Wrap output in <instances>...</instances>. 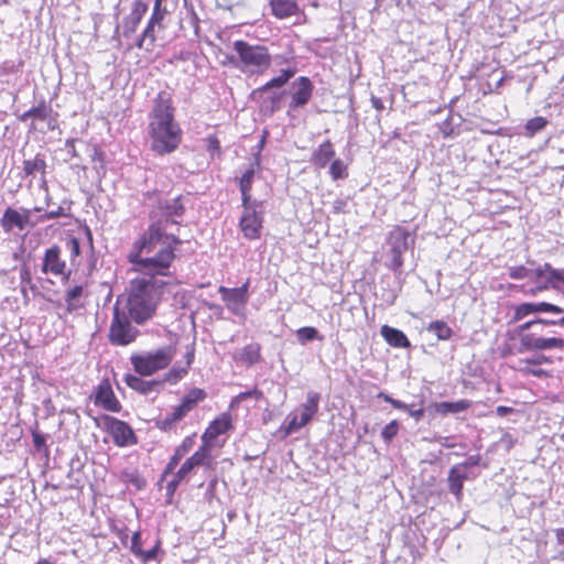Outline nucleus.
<instances>
[{
    "instance_id": "39448f33",
    "label": "nucleus",
    "mask_w": 564,
    "mask_h": 564,
    "mask_svg": "<svg viewBox=\"0 0 564 564\" xmlns=\"http://www.w3.org/2000/svg\"><path fill=\"white\" fill-rule=\"evenodd\" d=\"M296 72L297 69L294 65H289L286 68L281 69L278 76L272 77L264 85L254 88L250 93L251 100L261 107H265L270 113H274L280 110L283 93L273 91V89L283 87L292 77H294Z\"/></svg>"
},
{
    "instance_id": "49530a36",
    "label": "nucleus",
    "mask_w": 564,
    "mask_h": 564,
    "mask_svg": "<svg viewBox=\"0 0 564 564\" xmlns=\"http://www.w3.org/2000/svg\"><path fill=\"white\" fill-rule=\"evenodd\" d=\"M329 174L334 181L346 178L348 176V167L340 159L333 160L329 166Z\"/></svg>"
},
{
    "instance_id": "c756f323",
    "label": "nucleus",
    "mask_w": 564,
    "mask_h": 564,
    "mask_svg": "<svg viewBox=\"0 0 564 564\" xmlns=\"http://www.w3.org/2000/svg\"><path fill=\"white\" fill-rule=\"evenodd\" d=\"M380 334L386 340V343L394 348H409L411 346V343L406 335L394 327H391L389 325H383L380 328Z\"/></svg>"
},
{
    "instance_id": "a18cd8bd",
    "label": "nucleus",
    "mask_w": 564,
    "mask_h": 564,
    "mask_svg": "<svg viewBox=\"0 0 564 564\" xmlns=\"http://www.w3.org/2000/svg\"><path fill=\"white\" fill-rule=\"evenodd\" d=\"M162 541L160 539L156 540L155 544L148 551L141 550L135 557L143 564H147L151 561H155L158 558V554L162 552Z\"/></svg>"
},
{
    "instance_id": "7c9ffc66",
    "label": "nucleus",
    "mask_w": 564,
    "mask_h": 564,
    "mask_svg": "<svg viewBox=\"0 0 564 564\" xmlns=\"http://www.w3.org/2000/svg\"><path fill=\"white\" fill-rule=\"evenodd\" d=\"M212 447L208 445L202 444L198 446V448L189 456L187 457V460L195 467H204L206 469H213L214 468V458L212 455Z\"/></svg>"
},
{
    "instance_id": "13d9d810",
    "label": "nucleus",
    "mask_w": 564,
    "mask_h": 564,
    "mask_svg": "<svg viewBox=\"0 0 564 564\" xmlns=\"http://www.w3.org/2000/svg\"><path fill=\"white\" fill-rule=\"evenodd\" d=\"M75 142H76V139L67 140L66 147L68 148L72 158L80 160V155L76 150Z\"/></svg>"
},
{
    "instance_id": "f8f14e48",
    "label": "nucleus",
    "mask_w": 564,
    "mask_h": 564,
    "mask_svg": "<svg viewBox=\"0 0 564 564\" xmlns=\"http://www.w3.org/2000/svg\"><path fill=\"white\" fill-rule=\"evenodd\" d=\"M321 395L318 392L310 391L306 397V402L301 404L300 419L297 415H289V421L284 427L285 435H290L311 422L314 415L318 412Z\"/></svg>"
},
{
    "instance_id": "338daca9",
    "label": "nucleus",
    "mask_w": 564,
    "mask_h": 564,
    "mask_svg": "<svg viewBox=\"0 0 564 564\" xmlns=\"http://www.w3.org/2000/svg\"><path fill=\"white\" fill-rule=\"evenodd\" d=\"M555 536L560 544H564V528L556 529Z\"/></svg>"
},
{
    "instance_id": "4d7b16f0",
    "label": "nucleus",
    "mask_w": 564,
    "mask_h": 564,
    "mask_svg": "<svg viewBox=\"0 0 564 564\" xmlns=\"http://www.w3.org/2000/svg\"><path fill=\"white\" fill-rule=\"evenodd\" d=\"M64 215H65L64 214V208L63 207H57L56 209L48 210L44 215H42L41 216V220L55 219V218L62 217Z\"/></svg>"
},
{
    "instance_id": "2f4dec72",
    "label": "nucleus",
    "mask_w": 564,
    "mask_h": 564,
    "mask_svg": "<svg viewBox=\"0 0 564 564\" xmlns=\"http://www.w3.org/2000/svg\"><path fill=\"white\" fill-rule=\"evenodd\" d=\"M467 479L466 470L462 466H453L448 473V489L456 497L457 500L462 499L464 481Z\"/></svg>"
},
{
    "instance_id": "69168bd1",
    "label": "nucleus",
    "mask_w": 564,
    "mask_h": 564,
    "mask_svg": "<svg viewBox=\"0 0 564 564\" xmlns=\"http://www.w3.org/2000/svg\"><path fill=\"white\" fill-rule=\"evenodd\" d=\"M532 274H534L536 278H542V276H545L546 278V270H545V263L539 268H536Z\"/></svg>"
},
{
    "instance_id": "603ef678",
    "label": "nucleus",
    "mask_w": 564,
    "mask_h": 564,
    "mask_svg": "<svg viewBox=\"0 0 564 564\" xmlns=\"http://www.w3.org/2000/svg\"><path fill=\"white\" fill-rule=\"evenodd\" d=\"M166 10L162 8L161 6H158V3H154L152 14L149 19V22L158 24L160 29L163 28V20L166 15Z\"/></svg>"
},
{
    "instance_id": "b1692460",
    "label": "nucleus",
    "mask_w": 564,
    "mask_h": 564,
    "mask_svg": "<svg viewBox=\"0 0 564 564\" xmlns=\"http://www.w3.org/2000/svg\"><path fill=\"white\" fill-rule=\"evenodd\" d=\"M148 11V4L142 0H134L132 3L131 12L123 21V33L129 35L135 32L142 18Z\"/></svg>"
},
{
    "instance_id": "9d476101",
    "label": "nucleus",
    "mask_w": 564,
    "mask_h": 564,
    "mask_svg": "<svg viewBox=\"0 0 564 564\" xmlns=\"http://www.w3.org/2000/svg\"><path fill=\"white\" fill-rule=\"evenodd\" d=\"M99 426L110 435L112 443L118 447L133 446L138 443L133 429L122 420L104 414L100 416Z\"/></svg>"
},
{
    "instance_id": "f3484780",
    "label": "nucleus",
    "mask_w": 564,
    "mask_h": 564,
    "mask_svg": "<svg viewBox=\"0 0 564 564\" xmlns=\"http://www.w3.org/2000/svg\"><path fill=\"white\" fill-rule=\"evenodd\" d=\"M540 313H564V308L549 302H523L513 306L511 321L517 323Z\"/></svg>"
},
{
    "instance_id": "f03ea898",
    "label": "nucleus",
    "mask_w": 564,
    "mask_h": 564,
    "mask_svg": "<svg viewBox=\"0 0 564 564\" xmlns=\"http://www.w3.org/2000/svg\"><path fill=\"white\" fill-rule=\"evenodd\" d=\"M175 112L172 94L160 90L153 99L147 126L150 150L159 156L174 153L183 142V130Z\"/></svg>"
},
{
    "instance_id": "052dcab7",
    "label": "nucleus",
    "mask_w": 564,
    "mask_h": 564,
    "mask_svg": "<svg viewBox=\"0 0 564 564\" xmlns=\"http://www.w3.org/2000/svg\"><path fill=\"white\" fill-rule=\"evenodd\" d=\"M94 153H93V160L99 161L100 163L104 162V152L100 150L98 145L93 147Z\"/></svg>"
},
{
    "instance_id": "4c0bfd02",
    "label": "nucleus",
    "mask_w": 564,
    "mask_h": 564,
    "mask_svg": "<svg viewBox=\"0 0 564 564\" xmlns=\"http://www.w3.org/2000/svg\"><path fill=\"white\" fill-rule=\"evenodd\" d=\"M155 26H158V24L148 21L141 37L137 41L135 44L139 50L144 48L149 52L153 50L156 41Z\"/></svg>"
},
{
    "instance_id": "20e7f679",
    "label": "nucleus",
    "mask_w": 564,
    "mask_h": 564,
    "mask_svg": "<svg viewBox=\"0 0 564 564\" xmlns=\"http://www.w3.org/2000/svg\"><path fill=\"white\" fill-rule=\"evenodd\" d=\"M234 50L237 53V59L228 57V62L245 73L262 75L271 67L272 56L264 45L237 40L234 42Z\"/></svg>"
},
{
    "instance_id": "412c9836",
    "label": "nucleus",
    "mask_w": 564,
    "mask_h": 564,
    "mask_svg": "<svg viewBox=\"0 0 564 564\" xmlns=\"http://www.w3.org/2000/svg\"><path fill=\"white\" fill-rule=\"evenodd\" d=\"M261 349L262 347L259 343H250L237 350L232 355V359L239 366L252 367L262 361Z\"/></svg>"
},
{
    "instance_id": "4be33fe9",
    "label": "nucleus",
    "mask_w": 564,
    "mask_h": 564,
    "mask_svg": "<svg viewBox=\"0 0 564 564\" xmlns=\"http://www.w3.org/2000/svg\"><path fill=\"white\" fill-rule=\"evenodd\" d=\"M30 220V210L25 209L23 213L8 207L0 220L1 227L6 232H11L13 228L23 230Z\"/></svg>"
},
{
    "instance_id": "a211bd4d",
    "label": "nucleus",
    "mask_w": 564,
    "mask_h": 564,
    "mask_svg": "<svg viewBox=\"0 0 564 564\" xmlns=\"http://www.w3.org/2000/svg\"><path fill=\"white\" fill-rule=\"evenodd\" d=\"M196 443V433L185 436L182 442L174 448L173 455L170 457L160 481L162 482L166 478H169L170 474H173V470L177 467L181 459L185 457L195 446Z\"/></svg>"
},
{
    "instance_id": "dca6fc26",
    "label": "nucleus",
    "mask_w": 564,
    "mask_h": 564,
    "mask_svg": "<svg viewBox=\"0 0 564 564\" xmlns=\"http://www.w3.org/2000/svg\"><path fill=\"white\" fill-rule=\"evenodd\" d=\"M94 404L108 412L118 413L122 410V404L116 397L109 379H104L95 388L93 393Z\"/></svg>"
},
{
    "instance_id": "58836bf2",
    "label": "nucleus",
    "mask_w": 564,
    "mask_h": 564,
    "mask_svg": "<svg viewBox=\"0 0 564 564\" xmlns=\"http://www.w3.org/2000/svg\"><path fill=\"white\" fill-rule=\"evenodd\" d=\"M377 398L383 400L384 402L390 403L394 409L406 411L412 417H414L416 421L420 420L424 415V409L420 408L417 410H411L408 404L404 402L393 399L389 394L384 392H379L377 394Z\"/></svg>"
},
{
    "instance_id": "79ce46f5",
    "label": "nucleus",
    "mask_w": 564,
    "mask_h": 564,
    "mask_svg": "<svg viewBox=\"0 0 564 564\" xmlns=\"http://www.w3.org/2000/svg\"><path fill=\"white\" fill-rule=\"evenodd\" d=\"M262 398H263V392L258 388H253L251 390L240 392L236 397H234L229 403V409L234 410V409L238 408L240 402H242L247 399H254L256 401H259Z\"/></svg>"
},
{
    "instance_id": "c9c22d12",
    "label": "nucleus",
    "mask_w": 564,
    "mask_h": 564,
    "mask_svg": "<svg viewBox=\"0 0 564 564\" xmlns=\"http://www.w3.org/2000/svg\"><path fill=\"white\" fill-rule=\"evenodd\" d=\"M521 362L525 365V367L522 368V371L525 375H531V376L540 378V377L545 376L546 371L541 368H536V366H540L542 364H551L552 360L547 356L540 355L535 358L523 359Z\"/></svg>"
},
{
    "instance_id": "8fccbe9b",
    "label": "nucleus",
    "mask_w": 564,
    "mask_h": 564,
    "mask_svg": "<svg viewBox=\"0 0 564 564\" xmlns=\"http://www.w3.org/2000/svg\"><path fill=\"white\" fill-rule=\"evenodd\" d=\"M400 423L397 420H392L381 431V437L389 444L399 433Z\"/></svg>"
},
{
    "instance_id": "9b49d317",
    "label": "nucleus",
    "mask_w": 564,
    "mask_h": 564,
    "mask_svg": "<svg viewBox=\"0 0 564 564\" xmlns=\"http://www.w3.org/2000/svg\"><path fill=\"white\" fill-rule=\"evenodd\" d=\"M243 212L239 220V227L243 237L248 240H257L261 237L263 228L262 202H253L242 205Z\"/></svg>"
},
{
    "instance_id": "bb28decb",
    "label": "nucleus",
    "mask_w": 564,
    "mask_h": 564,
    "mask_svg": "<svg viewBox=\"0 0 564 564\" xmlns=\"http://www.w3.org/2000/svg\"><path fill=\"white\" fill-rule=\"evenodd\" d=\"M546 270V282L540 283L535 288H532L528 291V293L532 296L536 295L540 292H543L549 289V285L553 289L558 286V283L564 284V269H555L550 263H545Z\"/></svg>"
},
{
    "instance_id": "e433bc0d",
    "label": "nucleus",
    "mask_w": 564,
    "mask_h": 564,
    "mask_svg": "<svg viewBox=\"0 0 564 564\" xmlns=\"http://www.w3.org/2000/svg\"><path fill=\"white\" fill-rule=\"evenodd\" d=\"M123 380L129 388L143 394L153 391L158 386V381H145L131 373L126 375Z\"/></svg>"
},
{
    "instance_id": "5fc2aeb1",
    "label": "nucleus",
    "mask_w": 564,
    "mask_h": 564,
    "mask_svg": "<svg viewBox=\"0 0 564 564\" xmlns=\"http://www.w3.org/2000/svg\"><path fill=\"white\" fill-rule=\"evenodd\" d=\"M32 441H33L34 447L37 451L46 448V437L44 434L40 433L39 431L32 432Z\"/></svg>"
},
{
    "instance_id": "473e14b6",
    "label": "nucleus",
    "mask_w": 564,
    "mask_h": 564,
    "mask_svg": "<svg viewBox=\"0 0 564 564\" xmlns=\"http://www.w3.org/2000/svg\"><path fill=\"white\" fill-rule=\"evenodd\" d=\"M20 289L25 302L29 301V291L34 296L42 295L39 286L33 282L31 269L26 264L20 267Z\"/></svg>"
},
{
    "instance_id": "4468645a",
    "label": "nucleus",
    "mask_w": 564,
    "mask_h": 564,
    "mask_svg": "<svg viewBox=\"0 0 564 564\" xmlns=\"http://www.w3.org/2000/svg\"><path fill=\"white\" fill-rule=\"evenodd\" d=\"M314 84L307 76H300L293 83L290 94L288 115L305 107L312 99Z\"/></svg>"
},
{
    "instance_id": "e2e57ef3",
    "label": "nucleus",
    "mask_w": 564,
    "mask_h": 564,
    "mask_svg": "<svg viewBox=\"0 0 564 564\" xmlns=\"http://www.w3.org/2000/svg\"><path fill=\"white\" fill-rule=\"evenodd\" d=\"M478 457H469L465 463L458 464L457 466H462V469L465 470L469 466H475L478 464Z\"/></svg>"
},
{
    "instance_id": "72a5a7b5",
    "label": "nucleus",
    "mask_w": 564,
    "mask_h": 564,
    "mask_svg": "<svg viewBox=\"0 0 564 564\" xmlns=\"http://www.w3.org/2000/svg\"><path fill=\"white\" fill-rule=\"evenodd\" d=\"M87 295L84 285H75L65 292L66 312L73 313L84 307L83 297Z\"/></svg>"
},
{
    "instance_id": "393cba45",
    "label": "nucleus",
    "mask_w": 564,
    "mask_h": 564,
    "mask_svg": "<svg viewBox=\"0 0 564 564\" xmlns=\"http://www.w3.org/2000/svg\"><path fill=\"white\" fill-rule=\"evenodd\" d=\"M22 164H23L22 170H23L24 177H30V176L33 177V176H35V174H40L42 182L46 183L47 163H46L45 154L37 153L32 159L23 160Z\"/></svg>"
},
{
    "instance_id": "2eb2a0df",
    "label": "nucleus",
    "mask_w": 564,
    "mask_h": 564,
    "mask_svg": "<svg viewBox=\"0 0 564 564\" xmlns=\"http://www.w3.org/2000/svg\"><path fill=\"white\" fill-rule=\"evenodd\" d=\"M41 271L44 274L62 275L66 279L70 275L66 261L62 258V250L58 245H53L44 251Z\"/></svg>"
},
{
    "instance_id": "864d4df0",
    "label": "nucleus",
    "mask_w": 564,
    "mask_h": 564,
    "mask_svg": "<svg viewBox=\"0 0 564 564\" xmlns=\"http://www.w3.org/2000/svg\"><path fill=\"white\" fill-rule=\"evenodd\" d=\"M205 141L208 152L218 156L221 154L220 141L215 134L208 135Z\"/></svg>"
},
{
    "instance_id": "6e6552de",
    "label": "nucleus",
    "mask_w": 564,
    "mask_h": 564,
    "mask_svg": "<svg viewBox=\"0 0 564 564\" xmlns=\"http://www.w3.org/2000/svg\"><path fill=\"white\" fill-rule=\"evenodd\" d=\"M207 392L202 388L189 389L181 399L180 403L174 406L173 411L164 417L156 421V426L163 432L172 431L178 422H181L189 412L195 410L198 404L205 401Z\"/></svg>"
},
{
    "instance_id": "09e8293b",
    "label": "nucleus",
    "mask_w": 564,
    "mask_h": 564,
    "mask_svg": "<svg viewBox=\"0 0 564 564\" xmlns=\"http://www.w3.org/2000/svg\"><path fill=\"white\" fill-rule=\"evenodd\" d=\"M533 270L523 264L512 265L508 268V275L512 280H524L532 276Z\"/></svg>"
},
{
    "instance_id": "ea45409f",
    "label": "nucleus",
    "mask_w": 564,
    "mask_h": 564,
    "mask_svg": "<svg viewBox=\"0 0 564 564\" xmlns=\"http://www.w3.org/2000/svg\"><path fill=\"white\" fill-rule=\"evenodd\" d=\"M52 108L44 100H42L37 106L25 111L20 119L25 121L28 118L39 119L41 121H45L51 118Z\"/></svg>"
},
{
    "instance_id": "6e6d98bb",
    "label": "nucleus",
    "mask_w": 564,
    "mask_h": 564,
    "mask_svg": "<svg viewBox=\"0 0 564 564\" xmlns=\"http://www.w3.org/2000/svg\"><path fill=\"white\" fill-rule=\"evenodd\" d=\"M142 550V543H141V532L140 531H135L133 534H132V538H131V546H130V551L131 553L135 556L137 554H139V552Z\"/></svg>"
},
{
    "instance_id": "3c124183",
    "label": "nucleus",
    "mask_w": 564,
    "mask_h": 564,
    "mask_svg": "<svg viewBox=\"0 0 564 564\" xmlns=\"http://www.w3.org/2000/svg\"><path fill=\"white\" fill-rule=\"evenodd\" d=\"M391 263L390 268L393 271H399L403 265V250L399 246H393L390 250Z\"/></svg>"
},
{
    "instance_id": "774afa93",
    "label": "nucleus",
    "mask_w": 564,
    "mask_h": 564,
    "mask_svg": "<svg viewBox=\"0 0 564 564\" xmlns=\"http://www.w3.org/2000/svg\"><path fill=\"white\" fill-rule=\"evenodd\" d=\"M35 564H53L51 561H48L47 558H40Z\"/></svg>"
},
{
    "instance_id": "6ab92c4d",
    "label": "nucleus",
    "mask_w": 564,
    "mask_h": 564,
    "mask_svg": "<svg viewBox=\"0 0 564 564\" xmlns=\"http://www.w3.org/2000/svg\"><path fill=\"white\" fill-rule=\"evenodd\" d=\"M218 292L228 308L235 310L238 306H245L249 299V280L239 288L220 286Z\"/></svg>"
},
{
    "instance_id": "7ed1b4c3",
    "label": "nucleus",
    "mask_w": 564,
    "mask_h": 564,
    "mask_svg": "<svg viewBox=\"0 0 564 564\" xmlns=\"http://www.w3.org/2000/svg\"><path fill=\"white\" fill-rule=\"evenodd\" d=\"M547 325H557V322L535 318L508 332L500 347V356L506 358L524 351L563 350V338L544 336V327Z\"/></svg>"
},
{
    "instance_id": "bf43d9fd",
    "label": "nucleus",
    "mask_w": 564,
    "mask_h": 564,
    "mask_svg": "<svg viewBox=\"0 0 564 564\" xmlns=\"http://www.w3.org/2000/svg\"><path fill=\"white\" fill-rule=\"evenodd\" d=\"M513 412V409L510 406L499 405L496 408V413L498 416H506Z\"/></svg>"
},
{
    "instance_id": "f257e3e1",
    "label": "nucleus",
    "mask_w": 564,
    "mask_h": 564,
    "mask_svg": "<svg viewBox=\"0 0 564 564\" xmlns=\"http://www.w3.org/2000/svg\"><path fill=\"white\" fill-rule=\"evenodd\" d=\"M182 240L165 234L162 223L150 224L132 242L127 254L131 270L140 275L132 279L127 290L126 308L139 325L151 319L162 301Z\"/></svg>"
},
{
    "instance_id": "de8ad7c7",
    "label": "nucleus",
    "mask_w": 564,
    "mask_h": 564,
    "mask_svg": "<svg viewBox=\"0 0 564 564\" xmlns=\"http://www.w3.org/2000/svg\"><path fill=\"white\" fill-rule=\"evenodd\" d=\"M66 246L69 251L70 264L77 265L78 264L77 259L79 258V256L82 253L79 240L76 237H68L66 240Z\"/></svg>"
},
{
    "instance_id": "0eeeda50",
    "label": "nucleus",
    "mask_w": 564,
    "mask_h": 564,
    "mask_svg": "<svg viewBox=\"0 0 564 564\" xmlns=\"http://www.w3.org/2000/svg\"><path fill=\"white\" fill-rule=\"evenodd\" d=\"M175 354V346H166L154 351L133 354L130 357V361L138 375L148 377L166 369L174 359Z\"/></svg>"
},
{
    "instance_id": "1a4fd4ad",
    "label": "nucleus",
    "mask_w": 564,
    "mask_h": 564,
    "mask_svg": "<svg viewBox=\"0 0 564 564\" xmlns=\"http://www.w3.org/2000/svg\"><path fill=\"white\" fill-rule=\"evenodd\" d=\"M140 332L131 323V317L124 311L115 307L109 327L108 339L113 346H128L139 336Z\"/></svg>"
},
{
    "instance_id": "a19ab883",
    "label": "nucleus",
    "mask_w": 564,
    "mask_h": 564,
    "mask_svg": "<svg viewBox=\"0 0 564 564\" xmlns=\"http://www.w3.org/2000/svg\"><path fill=\"white\" fill-rule=\"evenodd\" d=\"M427 330L433 333L438 340H448L453 336V329L446 322L441 319L431 322L427 326Z\"/></svg>"
},
{
    "instance_id": "c85d7f7f",
    "label": "nucleus",
    "mask_w": 564,
    "mask_h": 564,
    "mask_svg": "<svg viewBox=\"0 0 564 564\" xmlns=\"http://www.w3.org/2000/svg\"><path fill=\"white\" fill-rule=\"evenodd\" d=\"M195 349L194 347H189L188 350L185 354V365L184 366H174L172 367L165 375H164V381L170 384H175L180 380H182L187 373L188 370L194 361L195 357Z\"/></svg>"
},
{
    "instance_id": "aec40b11",
    "label": "nucleus",
    "mask_w": 564,
    "mask_h": 564,
    "mask_svg": "<svg viewBox=\"0 0 564 564\" xmlns=\"http://www.w3.org/2000/svg\"><path fill=\"white\" fill-rule=\"evenodd\" d=\"M195 470V467L187 460V458L183 462L180 468L173 474H170L171 479H165V492L167 501L171 502L174 498V495L180 486V484L184 480H187L189 475Z\"/></svg>"
},
{
    "instance_id": "680f3d73",
    "label": "nucleus",
    "mask_w": 564,
    "mask_h": 564,
    "mask_svg": "<svg viewBox=\"0 0 564 564\" xmlns=\"http://www.w3.org/2000/svg\"><path fill=\"white\" fill-rule=\"evenodd\" d=\"M371 104H372V107L378 111H382L384 109L383 101L378 97L372 96Z\"/></svg>"
},
{
    "instance_id": "37998d69",
    "label": "nucleus",
    "mask_w": 564,
    "mask_h": 564,
    "mask_svg": "<svg viewBox=\"0 0 564 564\" xmlns=\"http://www.w3.org/2000/svg\"><path fill=\"white\" fill-rule=\"evenodd\" d=\"M296 338L301 344H306L312 340H323V336L313 326H304L296 330Z\"/></svg>"
},
{
    "instance_id": "423d86ee",
    "label": "nucleus",
    "mask_w": 564,
    "mask_h": 564,
    "mask_svg": "<svg viewBox=\"0 0 564 564\" xmlns=\"http://www.w3.org/2000/svg\"><path fill=\"white\" fill-rule=\"evenodd\" d=\"M144 202L149 206L152 207L150 212V217L154 218L156 216H162L165 220H155V223H162L163 230H165V225L169 223L177 224V221L173 220V217H182L185 214L184 206V196L177 195L172 199H165L162 196V192L159 189L148 191L143 194ZM154 224V221L152 223ZM167 234L166 231H164Z\"/></svg>"
},
{
    "instance_id": "f704fd0d",
    "label": "nucleus",
    "mask_w": 564,
    "mask_h": 564,
    "mask_svg": "<svg viewBox=\"0 0 564 564\" xmlns=\"http://www.w3.org/2000/svg\"><path fill=\"white\" fill-rule=\"evenodd\" d=\"M473 402L470 400L460 399L453 402L443 401L435 403V410L441 415L457 414L467 411Z\"/></svg>"
},
{
    "instance_id": "c03bdc74",
    "label": "nucleus",
    "mask_w": 564,
    "mask_h": 564,
    "mask_svg": "<svg viewBox=\"0 0 564 564\" xmlns=\"http://www.w3.org/2000/svg\"><path fill=\"white\" fill-rule=\"evenodd\" d=\"M547 126V120L544 117H534L527 121L524 126L525 135L532 138L538 132L542 131Z\"/></svg>"
},
{
    "instance_id": "a878e982",
    "label": "nucleus",
    "mask_w": 564,
    "mask_h": 564,
    "mask_svg": "<svg viewBox=\"0 0 564 564\" xmlns=\"http://www.w3.org/2000/svg\"><path fill=\"white\" fill-rule=\"evenodd\" d=\"M269 4L272 15L280 20L301 13V9L295 0H269Z\"/></svg>"
},
{
    "instance_id": "0e129e2a",
    "label": "nucleus",
    "mask_w": 564,
    "mask_h": 564,
    "mask_svg": "<svg viewBox=\"0 0 564 564\" xmlns=\"http://www.w3.org/2000/svg\"><path fill=\"white\" fill-rule=\"evenodd\" d=\"M346 207V202L344 199H337L334 205V213L339 214L344 212V208Z\"/></svg>"
},
{
    "instance_id": "ddd939ff",
    "label": "nucleus",
    "mask_w": 564,
    "mask_h": 564,
    "mask_svg": "<svg viewBox=\"0 0 564 564\" xmlns=\"http://www.w3.org/2000/svg\"><path fill=\"white\" fill-rule=\"evenodd\" d=\"M230 411L231 410L229 409L228 411L220 413L208 423L200 437L204 444L214 448L217 445V438L219 436L225 435L235 429Z\"/></svg>"
},
{
    "instance_id": "5701e85b",
    "label": "nucleus",
    "mask_w": 564,
    "mask_h": 564,
    "mask_svg": "<svg viewBox=\"0 0 564 564\" xmlns=\"http://www.w3.org/2000/svg\"><path fill=\"white\" fill-rule=\"evenodd\" d=\"M260 162L257 160L243 172V174L239 178V189L241 192L242 205L253 203L251 200L252 184L254 181V176L258 172H260Z\"/></svg>"
},
{
    "instance_id": "cd10ccee",
    "label": "nucleus",
    "mask_w": 564,
    "mask_h": 564,
    "mask_svg": "<svg viewBox=\"0 0 564 564\" xmlns=\"http://www.w3.org/2000/svg\"><path fill=\"white\" fill-rule=\"evenodd\" d=\"M335 148L330 140H326L313 151L311 163L317 169H324L335 156Z\"/></svg>"
}]
</instances>
